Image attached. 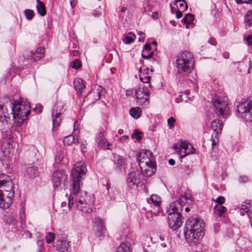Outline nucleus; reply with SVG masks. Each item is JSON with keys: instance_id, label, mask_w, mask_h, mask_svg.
I'll list each match as a JSON object with an SVG mask.
<instances>
[{"instance_id": "nucleus-1", "label": "nucleus", "mask_w": 252, "mask_h": 252, "mask_svg": "<svg viewBox=\"0 0 252 252\" xmlns=\"http://www.w3.org/2000/svg\"><path fill=\"white\" fill-rule=\"evenodd\" d=\"M86 168L84 162L76 163L70 175V194L68 197V207L71 209L74 203L77 209L85 214L93 212L94 208V197L88 194L86 191L80 188L82 180L85 175Z\"/></svg>"}, {"instance_id": "nucleus-2", "label": "nucleus", "mask_w": 252, "mask_h": 252, "mask_svg": "<svg viewBox=\"0 0 252 252\" xmlns=\"http://www.w3.org/2000/svg\"><path fill=\"white\" fill-rule=\"evenodd\" d=\"M187 199L186 195H182L178 200L170 204L167 211L168 225L173 230H177L182 225L181 213L185 205L184 202Z\"/></svg>"}, {"instance_id": "nucleus-3", "label": "nucleus", "mask_w": 252, "mask_h": 252, "mask_svg": "<svg viewBox=\"0 0 252 252\" xmlns=\"http://www.w3.org/2000/svg\"><path fill=\"white\" fill-rule=\"evenodd\" d=\"M177 74L181 76L190 73L193 68L194 60L192 54L188 51L179 54L176 59Z\"/></svg>"}, {"instance_id": "nucleus-4", "label": "nucleus", "mask_w": 252, "mask_h": 252, "mask_svg": "<svg viewBox=\"0 0 252 252\" xmlns=\"http://www.w3.org/2000/svg\"><path fill=\"white\" fill-rule=\"evenodd\" d=\"M30 113V104H24L17 101L12 116L16 125L19 126L27 119Z\"/></svg>"}, {"instance_id": "nucleus-5", "label": "nucleus", "mask_w": 252, "mask_h": 252, "mask_svg": "<svg viewBox=\"0 0 252 252\" xmlns=\"http://www.w3.org/2000/svg\"><path fill=\"white\" fill-rule=\"evenodd\" d=\"M216 112L218 116H221L223 118L229 115L230 109L228 103L224 98L216 95L212 100Z\"/></svg>"}, {"instance_id": "nucleus-6", "label": "nucleus", "mask_w": 252, "mask_h": 252, "mask_svg": "<svg viewBox=\"0 0 252 252\" xmlns=\"http://www.w3.org/2000/svg\"><path fill=\"white\" fill-rule=\"evenodd\" d=\"M204 223L200 218L193 216L189 218L186 223V229L204 235Z\"/></svg>"}, {"instance_id": "nucleus-7", "label": "nucleus", "mask_w": 252, "mask_h": 252, "mask_svg": "<svg viewBox=\"0 0 252 252\" xmlns=\"http://www.w3.org/2000/svg\"><path fill=\"white\" fill-rule=\"evenodd\" d=\"M137 101L140 105H147L149 103L150 91L148 87L140 86L135 93Z\"/></svg>"}, {"instance_id": "nucleus-8", "label": "nucleus", "mask_w": 252, "mask_h": 252, "mask_svg": "<svg viewBox=\"0 0 252 252\" xmlns=\"http://www.w3.org/2000/svg\"><path fill=\"white\" fill-rule=\"evenodd\" d=\"M137 160L139 166L152 164V162L156 163L152 153L147 150H142L139 152L137 155Z\"/></svg>"}, {"instance_id": "nucleus-9", "label": "nucleus", "mask_w": 252, "mask_h": 252, "mask_svg": "<svg viewBox=\"0 0 252 252\" xmlns=\"http://www.w3.org/2000/svg\"><path fill=\"white\" fill-rule=\"evenodd\" d=\"M173 148L181 158L185 157L189 154L194 153L195 151L191 145L185 141H181L179 144H175Z\"/></svg>"}, {"instance_id": "nucleus-10", "label": "nucleus", "mask_w": 252, "mask_h": 252, "mask_svg": "<svg viewBox=\"0 0 252 252\" xmlns=\"http://www.w3.org/2000/svg\"><path fill=\"white\" fill-rule=\"evenodd\" d=\"M67 179V175L64 171H56L53 172L52 178L53 186L55 189L59 190L62 188Z\"/></svg>"}, {"instance_id": "nucleus-11", "label": "nucleus", "mask_w": 252, "mask_h": 252, "mask_svg": "<svg viewBox=\"0 0 252 252\" xmlns=\"http://www.w3.org/2000/svg\"><path fill=\"white\" fill-rule=\"evenodd\" d=\"M3 104H0V112L9 116H12L17 101L13 102L7 97H3Z\"/></svg>"}, {"instance_id": "nucleus-12", "label": "nucleus", "mask_w": 252, "mask_h": 252, "mask_svg": "<svg viewBox=\"0 0 252 252\" xmlns=\"http://www.w3.org/2000/svg\"><path fill=\"white\" fill-rule=\"evenodd\" d=\"M5 193H3L0 190V208L3 209L8 208L14 196V190H9L5 189Z\"/></svg>"}, {"instance_id": "nucleus-13", "label": "nucleus", "mask_w": 252, "mask_h": 252, "mask_svg": "<svg viewBox=\"0 0 252 252\" xmlns=\"http://www.w3.org/2000/svg\"><path fill=\"white\" fill-rule=\"evenodd\" d=\"M184 235L187 242L190 246H194L199 244L204 236L202 233L187 229H186V231H184Z\"/></svg>"}, {"instance_id": "nucleus-14", "label": "nucleus", "mask_w": 252, "mask_h": 252, "mask_svg": "<svg viewBox=\"0 0 252 252\" xmlns=\"http://www.w3.org/2000/svg\"><path fill=\"white\" fill-rule=\"evenodd\" d=\"M141 182V174L137 170H134L129 173L126 183L128 187L133 189L134 187L137 186Z\"/></svg>"}, {"instance_id": "nucleus-15", "label": "nucleus", "mask_w": 252, "mask_h": 252, "mask_svg": "<svg viewBox=\"0 0 252 252\" xmlns=\"http://www.w3.org/2000/svg\"><path fill=\"white\" fill-rule=\"evenodd\" d=\"M0 188H4L9 190H14V186L11 177L5 174H0Z\"/></svg>"}, {"instance_id": "nucleus-16", "label": "nucleus", "mask_w": 252, "mask_h": 252, "mask_svg": "<svg viewBox=\"0 0 252 252\" xmlns=\"http://www.w3.org/2000/svg\"><path fill=\"white\" fill-rule=\"evenodd\" d=\"M156 167V163L155 164L154 162H152V164L140 166L142 174L146 177H151L155 173Z\"/></svg>"}, {"instance_id": "nucleus-17", "label": "nucleus", "mask_w": 252, "mask_h": 252, "mask_svg": "<svg viewBox=\"0 0 252 252\" xmlns=\"http://www.w3.org/2000/svg\"><path fill=\"white\" fill-rule=\"evenodd\" d=\"M39 172L38 167L35 166H30L25 168L24 176L26 178L31 179H34L39 176Z\"/></svg>"}, {"instance_id": "nucleus-18", "label": "nucleus", "mask_w": 252, "mask_h": 252, "mask_svg": "<svg viewBox=\"0 0 252 252\" xmlns=\"http://www.w3.org/2000/svg\"><path fill=\"white\" fill-rule=\"evenodd\" d=\"M252 109V104L251 101H245L241 103L237 106L236 111L238 114V116L246 114L247 112H249V110Z\"/></svg>"}, {"instance_id": "nucleus-19", "label": "nucleus", "mask_w": 252, "mask_h": 252, "mask_svg": "<svg viewBox=\"0 0 252 252\" xmlns=\"http://www.w3.org/2000/svg\"><path fill=\"white\" fill-rule=\"evenodd\" d=\"M96 142L100 148L104 150L110 149V144L107 143L103 132H100L97 135Z\"/></svg>"}, {"instance_id": "nucleus-20", "label": "nucleus", "mask_w": 252, "mask_h": 252, "mask_svg": "<svg viewBox=\"0 0 252 252\" xmlns=\"http://www.w3.org/2000/svg\"><path fill=\"white\" fill-rule=\"evenodd\" d=\"M211 128L213 130V136H219V134L221 132L223 127L222 123L218 119L213 121L211 124Z\"/></svg>"}, {"instance_id": "nucleus-21", "label": "nucleus", "mask_w": 252, "mask_h": 252, "mask_svg": "<svg viewBox=\"0 0 252 252\" xmlns=\"http://www.w3.org/2000/svg\"><path fill=\"white\" fill-rule=\"evenodd\" d=\"M61 111L60 110L59 112H58L57 110H55V108H54L52 112L53 130H56L60 124L61 121Z\"/></svg>"}, {"instance_id": "nucleus-22", "label": "nucleus", "mask_w": 252, "mask_h": 252, "mask_svg": "<svg viewBox=\"0 0 252 252\" xmlns=\"http://www.w3.org/2000/svg\"><path fill=\"white\" fill-rule=\"evenodd\" d=\"M95 223L98 225V232L96 233V235L99 237L101 239L102 235L105 232L106 229L104 225V221L102 219L100 218H97L95 219Z\"/></svg>"}, {"instance_id": "nucleus-23", "label": "nucleus", "mask_w": 252, "mask_h": 252, "mask_svg": "<svg viewBox=\"0 0 252 252\" xmlns=\"http://www.w3.org/2000/svg\"><path fill=\"white\" fill-rule=\"evenodd\" d=\"M74 88L78 93L81 94L85 88V82L80 78H76L74 81Z\"/></svg>"}, {"instance_id": "nucleus-24", "label": "nucleus", "mask_w": 252, "mask_h": 252, "mask_svg": "<svg viewBox=\"0 0 252 252\" xmlns=\"http://www.w3.org/2000/svg\"><path fill=\"white\" fill-rule=\"evenodd\" d=\"M30 54L32 60L34 61H38L44 56V49L42 48H39L37 49L35 52L31 51Z\"/></svg>"}, {"instance_id": "nucleus-25", "label": "nucleus", "mask_w": 252, "mask_h": 252, "mask_svg": "<svg viewBox=\"0 0 252 252\" xmlns=\"http://www.w3.org/2000/svg\"><path fill=\"white\" fill-rule=\"evenodd\" d=\"M237 245L242 250H246L250 245V241L247 239L243 237H240L236 241Z\"/></svg>"}, {"instance_id": "nucleus-26", "label": "nucleus", "mask_w": 252, "mask_h": 252, "mask_svg": "<svg viewBox=\"0 0 252 252\" xmlns=\"http://www.w3.org/2000/svg\"><path fill=\"white\" fill-rule=\"evenodd\" d=\"M68 244L64 240H57L54 247L56 250L60 252H63L67 250Z\"/></svg>"}, {"instance_id": "nucleus-27", "label": "nucleus", "mask_w": 252, "mask_h": 252, "mask_svg": "<svg viewBox=\"0 0 252 252\" xmlns=\"http://www.w3.org/2000/svg\"><path fill=\"white\" fill-rule=\"evenodd\" d=\"M148 202L150 203L151 202L154 205L158 208V211H159V206L161 203L160 198L156 194H152L151 197L147 200Z\"/></svg>"}, {"instance_id": "nucleus-28", "label": "nucleus", "mask_w": 252, "mask_h": 252, "mask_svg": "<svg viewBox=\"0 0 252 252\" xmlns=\"http://www.w3.org/2000/svg\"><path fill=\"white\" fill-rule=\"evenodd\" d=\"M151 49V45L150 44H146L144 46V49L143 50L142 53V56L143 58L145 59H149L151 58L153 55H154V52L152 51L149 53V54H148V55H146V53L150 51Z\"/></svg>"}, {"instance_id": "nucleus-29", "label": "nucleus", "mask_w": 252, "mask_h": 252, "mask_svg": "<svg viewBox=\"0 0 252 252\" xmlns=\"http://www.w3.org/2000/svg\"><path fill=\"white\" fill-rule=\"evenodd\" d=\"M37 3L36 9L37 12L41 16H44L46 15V11L44 3L40 0H36Z\"/></svg>"}, {"instance_id": "nucleus-30", "label": "nucleus", "mask_w": 252, "mask_h": 252, "mask_svg": "<svg viewBox=\"0 0 252 252\" xmlns=\"http://www.w3.org/2000/svg\"><path fill=\"white\" fill-rule=\"evenodd\" d=\"M117 167L121 172H125L126 160L123 157L118 156L117 157Z\"/></svg>"}, {"instance_id": "nucleus-31", "label": "nucleus", "mask_w": 252, "mask_h": 252, "mask_svg": "<svg viewBox=\"0 0 252 252\" xmlns=\"http://www.w3.org/2000/svg\"><path fill=\"white\" fill-rule=\"evenodd\" d=\"M130 246L129 242L123 243L118 247L117 252H130Z\"/></svg>"}, {"instance_id": "nucleus-32", "label": "nucleus", "mask_w": 252, "mask_h": 252, "mask_svg": "<svg viewBox=\"0 0 252 252\" xmlns=\"http://www.w3.org/2000/svg\"><path fill=\"white\" fill-rule=\"evenodd\" d=\"M142 110L139 107H133L129 110V114L133 118L138 119L141 116Z\"/></svg>"}, {"instance_id": "nucleus-33", "label": "nucleus", "mask_w": 252, "mask_h": 252, "mask_svg": "<svg viewBox=\"0 0 252 252\" xmlns=\"http://www.w3.org/2000/svg\"><path fill=\"white\" fill-rule=\"evenodd\" d=\"M139 78L141 81L144 83H149L151 78V76L147 75V72H145V70H144V71L142 72V69H141L139 70Z\"/></svg>"}, {"instance_id": "nucleus-34", "label": "nucleus", "mask_w": 252, "mask_h": 252, "mask_svg": "<svg viewBox=\"0 0 252 252\" xmlns=\"http://www.w3.org/2000/svg\"><path fill=\"white\" fill-rule=\"evenodd\" d=\"M63 143L64 144L71 145L73 143L78 144L79 143V140L77 138L75 139L74 136L70 134L64 138Z\"/></svg>"}, {"instance_id": "nucleus-35", "label": "nucleus", "mask_w": 252, "mask_h": 252, "mask_svg": "<svg viewBox=\"0 0 252 252\" xmlns=\"http://www.w3.org/2000/svg\"><path fill=\"white\" fill-rule=\"evenodd\" d=\"M173 4L176 5L177 6H179L181 10L185 11L188 8L187 3L185 0H176L173 2Z\"/></svg>"}, {"instance_id": "nucleus-36", "label": "nucleus", "mask_w": 252, "mask_h": 252, "mask_svg": "<svg viewBox=\"0 0 252 252\" xmlns=\"http://www.w3.org/2000/svg\"><path fill=\"white\" fill-rule=\"evenodd\" d=\"M194 18L192 14L190 13H188L187 14L184 18L182 20V23L183 24L186 25H189L192 23L193 21L194 20Z\"/></svg>"}, {"instance_id": "nucleus-37", "label": "nucleus", "mask_w": 252, "mask_h": 252, "mask_svg": "<svg viewBox=\"0 0 252 252\" xmlns=\"http://www.w3.org/2000/svg\"><path fill=\"white\" fill-rule=\"evenodd\" d=\"M238 117L246 122H252V109L251 110H249V112H247L246 114L244 113Z\"/></svg>"}, {"instance_id": "nucleus-38", "label": "nucleus", "mask_w": 252, "mask_h": 252, "mask_svg": "<svg viewBox=\"0 0 252 252\" xmlns=\"http://www.w3.org/2000/svg\"><path fill=\"white\" fill-rule=\"evenodd\" d=\"M214 209L216 210L215 213L219 217L221 216L223 213L226 210V207L221 205H216L214 207Z\"/></svg>"}, {"instance_id": "nucleus-39", "label": "nucleus", "mask_w": 252, "mask_h": 252, "mask_svg": "<svg viewBox=\"0 0 252 252\" xmlns=\"http://www.w3.org/2000/svg\"><path fill=\"white\" fill-rule=\"evenodd\" d=\"M245 22L249 26H252V12L249 11L245 16Z\"/></svg>"}, {"instance_id": "nucleus-40", "label": "nucleus", "mask_w": 252, "mask_h": 252, "mask_svg": "<svg viewBox=\"0 0 252 252\" xmlns=\"http://www.w3.org/2000/svg\"><path fill=\"white\" fill-rule=\"evenodd\" d=\"M24 13L26 18L29 20H32L34 16V11L31 9H25L24 10Z\"/></svg>"}, {"instance_id": "nucleus-41", "label": "nucleus", "mask_w": 252, "mask_h": 252, "mask_svg": "<svg viewBox=\"0 0 252 252\" xmlns=\"http://www.w3.org/2000/svg\"><path fill=\"white\" fill-rule=\"evenodd\" d=\"M55 239V234L52 232H49L46 235V242L50 244Z\"/></svg>"}, {"instance_id": "nucleus-42", "label": "nucleus", "mask_w": 252, "mask_h": 252, "mask_svg": "<svg viewBox=\"0 0 252 252\" xmlns=\"http://www.w3.org/2000/svg\"><path fill=\"white\" fill-rule=\"evenodd\" d=\"M70 65L72 68L77 69L81 66V63L78 60L76 59L71 62Z\"/></svg>"}, {"instance_id": "nucleus-43", "label": "nucleus", "mask_w": 252, "mask_h": 252, "mask_svg": "<svg viewBox=\"0 0 252 252\" xmlns=\"http://www.w3.org/2000/svg\"><path fill=\"white\" fill-rule=\"evenodd\" d=\"M36 244L38 247V252H44V241L37 240Z\"/></svg>"}, {"instance_id": "nucleus-44", "label": "nucleus", "mask_w": 252, "mask_h": 252, "mask_svg": "<svg viewBox=\"0 0 252 252\" xmlns=\"http://www.w3.org/2000/svg\"><path fill=\"white\" fill-rule=\"evenodd\" d=\"M123 41L125 44H130L134 41V39L130 36L124 35L123 37Z\"/></svg>"}, {"instance_id": "nucleus-45", "label": "nucleus", "mask_w": 252, "mask_h": 252, "mask_svg": "<svg viewBox=\"0 0 252 252\" xmlns=\"http://www.w3.org/2000/svg\"><path fill=\"white\" fill-rule=\"evenodd\" d=\"M141 133L138 131L137 130L135 129L133 131V133L131 135L132 138H136L137 140H139L142 139Z\"/></svg>"}, {"instance_id": "nucleus-46", "label": "nucleus", "mask_w": 252, "mask_h": 252, "mask_svg": "<svg viewBox=\"0 0 252 252\" xmlns=\"http://www.w3.org/2000/svg\"><path fill=\"white\" fill-rule=\"evenodd\" d=\"M175 119L171 117L167 120V123L169 128H172L174 126Z\"/></svg>"}, {"instance_id": "nucleus-47", "label": "nucleus", "mask_w": 252, "mask_h": 252, "mask_svg": "<svg viewBox=\"0 0 252 252\" xmlns=\"http://www.w3.org/2000/svg\"><path fill=\"white\" fill-rule=\"evenodd\" d=\"M211 140L212 141V149H213L214 147L217 145L219 142L218 136H213L212 135Z\"/></svg>"}, {"instance_id": "nucleus-48", "label": "nucleus", "mask_w": 252, "mask_h": 252, "mask_svg": "<svg viewBox=\"0 0 252 252\" xmlns=\"http://www.w3.org/2000/svg\"><path fill=\"white\" fill-rule=\"evenodd\" d=\"M249 181V178L247 176L242 175L239 178V182L240 183H246Z\"/></svg>"}, {"instance_id": "nucleus-49", "label": "nucleus", "mask_w": 252, "mask_h": 252, "mask_svg": "<svg viewBox=\"0 0 252 252\" xmlns=\"http://www.w3.org/2000/svg\"><path fill=\"white\" fill-rule=\"evenodd\" d=\"M216 202H217L220 205L223 204L224 203V201H225V198L223 196H219L216 200Z\"/></svg>"}, {"instance_id": "nucleus-50", "label": "nucleus", "mask_w": 252, "mask_h": 252, "mask_svg": "<svg viewBox=\"0 0 252 252\" xmlns=\"http://www.w3.org/2000/svg\"><path fill=\"white\" fill-rule=\"evenodd\" d=\"M102 90V88L100 86H98V89H97V92L96 93V96L95 97V99L96 100H98L101 98V93L100 92Z\"/></svg>"}, {"instance_id": "nucleus-51", "label": "nucleus", "mask_w": 252, "mask_h": 252, "mask_svg": "<svg viewBox=\"0 0 252 252\" xmlns=\"http://www.w3.org/2000/svg\"><path fill=\"white\" fill-rule=\"evenodd\" d=\"M252 0H235V1L238 4L242 3H250Z\"/></svg>"}, {"instance_id": "nucleus-52", "label": "nucleus", "mask_w": 252, "mask_h": 252, "mask_svg": "<svg viewBox=\"0 0 252 252\" xmlns=\"http://www.w3.org/2000/svg\"><path fill=\"white\" fill-rule=\"evenodd\" d=\"M246 41L248 42L249 45H252V35H249L246 39Z\"/></svg>"}, {"instance_id": "nucleus-53", "label": "nucleus", "mask_w": 252, "mask_h": 252, "mask_svg": "<svg viewBox=\"0 0 252 252\" xmlns=\"http://www.w3.org/2000/svg\"><path fill=\"white\" fill-rule=\"evenodd\" d=\"M35 236H36V237L37 239V240L43 241V236L40 232H36L35 234Z\"/></svg>"}, {"instance_id": "nucleus-54", "label": "nucleus", "mask_w": 252, "mask_h": 252, "mask_svg": "<svg viewBox=\"0 0 252 252\" xmlns=\"http://www.w3.org/2000/svg\"><path fill=\"white\" fill-rule=\"evenodd\" d=\"M176 17L177 19H180L182 17V13L181 10L178 9L176 11Z\"/></svg>"}, {"instance_id": "nucleus-55", "label": "nucleus", "mask_w": 252, "mask_h": 252, "mask_svg": "<svg viewBox=\"0 0 252 252\" xmlns=\"http://www.w3.org/2000/svg\"><path fill=\"white\" fill-rule=\"evenodd\" d=\"M37 109H38V113H40L42 111V106L40 104H38V105H36V108H34L33 109V110H37Z\"/></svg>"}, {"instance_id": "nucleus-56", "label": "nucleus", "mask_w": 252, "mask_h": 252, "mask_svg": "<svg viewBox=\"0 0 252 252\" xmlns=\"http://www.w3.org/2000/svg\"><path fill=\"white\" fill-rule=\"evenodd\" d=\"M208 41L211 44L213 45H215L217 43V42H216L215 39H214L213 38H210Z\"/></svg>"}, {"instance_id": "nucleus-57", "label": "nucleus", "mask_w": 252, "mask_h": 252, "mask_svg": "<svg viewBox=\"0 0 252 252\" xmlns=\"http://www.w3.org/2000/svg\"><path fill=\"white\" fill-rule=\"evenodd\" d=\"M102 15V13L101 12H94L93 14V15L94 17H100V16H101Z\"/></svg>"}, {"instance_id": "nucleus-58", "label": "nucleus", "mask_w": 252, "mask_h": 252, "mask_svg": "<svg viewBox=\"0 0 252 252\" xmlns=\"http://www.w3.org/2000/svg\"><path fill=\"white\" fill-rule=\"evenodd\" d=\"M214 229L216 232H218L220 230L219 224H216L214 225Z\"/></svg>"}, {"instance_id": "nucleus-59", "label": "nucleus", "mask_w": 252, "mask_h": 252, "mask_svg": "<svg viewBox=\"0 0 252 252\" xmlns=\"http://www.w3.org/2000/svg\"><path fill=\"white\" fill-rule=\"evenodd\" d=\"M222 55L223 57L226 59H228L229 57V53L227 52H224Z\"/></svg>"}, {"instance_id": "nucleus-60", "label": "nucleus", "mask_w": 252, "mask_h": 252, "mask_svg": "<svg viewBox=\"0 0 252 252\" xmlns=\"http://www.w3.org/2000/svg\"><path fill=\"white\" fill-rule=\"evenodd\" d=\"M168 162H169V164L171 165H174L175 164V161L174 160V159H173L172 158L169 159Z\"/></svg>"}, {"instance_id": "nucleus-61", "label": "nucleus", "mask_w": 252, "mask_h": 252, "mask_svg": "<svg viewBox=\"0 0 252 252\" xmlns=\"http://www.w3.org/2000/svg\"><path fill=\"white\" fill-rule=\"evenodd\" d=\"M158 12H153L152 13V17L154 18H158Z\"/></svg>"}, {"instance_id": "nucleus-62", "label": "nucleus", "mask_w": 252, "mask_h": 252, "mask_svg": "<svg viewBox=\"0 0 252 252\" xmlns=\"http://www.w3.org/2000/svg\"><path fill=\"white\" fill-rule=\"evenodd\" d=\"M70 54L71 56H76L78 54V52L74 50L71 52Z\"/></svg>"}, {"instance_id": "nucleus-63", "label": "nucleus", "mask_w": 252, "mask_h": 252, "mask_svg": "<svg viewBox=\"0 0 252 252\" xmlns=\"http://www.w3.org/2000/svg\"><path fill=\"white\" fill-rule=\"evenodd\" d=\"M81 149H82V152H85L86 151L85 150L86 147H85V144L83 143L81 144Z\"/></svg>"}, {"instance_id": "nucleus-64", "label": "nucleus", "mask_w": 252, "mask_h": 252, "mask_svg": "<svg viewBox=\"0 0 252 252\" xmlns=\"http://www.w3.org/2000/svg\"><path fill=\"white\" fill-rule=\"evenodd\" d=\"M128 136L127 135H124L122 137H121L120 140H122L123 139H128Z\"/></svg>"}]
</instances>
